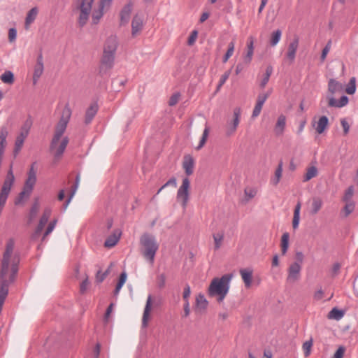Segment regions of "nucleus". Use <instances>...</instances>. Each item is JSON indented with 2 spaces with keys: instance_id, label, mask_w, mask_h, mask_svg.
<instances>
[{
  "instance_id": "obj_35",
  "label": "nucleus",
  "mask_w": 358,
  "mask_h": 358,
  "mask_svg": "<svg viewBox=\"0 0 358 358\" xmlns=\"http://www.w3.org/2000/svg\"><path fill=\"white\" fill-rule=\"evenodd\" d=\"M355 208V203H345L343 208L341 212V216L343 217H347L350 214H351Z\"/></svg>"
},
{
  "instance_id": "obj_2",
  "label": "nucleus",
  "mask_w": 358,
  "mask_h": 358,
  "mask_svg": "<svg viewBox=\"0 0 358 358\" xmlns=\"http://www.w3.org/2000/svg\"><path fill=\"white\" fill-rule=\"evenodd\" d=\"M94 0H73L71 8L73 13L78 14L77 23L79 27H85L91 15Z\"/></svg>"
},
{
  "instance_id": "obj_22",
  "label": "nucleus",
  "mask_w": 358,
  "mask_h": 358,
  "mask_svg": "<svg viewBox=\"0 0 358 358\" xmlns=\"http://www.w3.org/2000/svg\"><path fill=\"white\" fill-rule=\"evenodd\" d=\"M299 47V38H295L289 45L287 52V57L292 62L296 56V52Z\"/></svg>"
},
{
  "instance_id": "obj_46",
  "label": "nucleus",
  "mask_w": 358,
  "mask_h": 358,
  "mask_svg": "<svg viewBox=\"0 0 358 358\" xmlns=\"http://www.w3.org/2000/svg\"><path fill=\"white\" fill-rule=\"evenodd\" d=\"M51 209L49 208H46L44 210L43 215L40 218L39 223H41L43 225H45L48 222V220L51 215Z\"/></svg>"
},
{
  "instance_id": "obj_64",
  "label": "nucleus",
  "mask_w": 358,
  "mask_h": 358,
  "mask_svg": "<svg viewBox=\"0 0 358 358\" xmlns=\"http://www.w3.org/2000/svg\"><path fill=\"white\" fill-rule=\"evenodd\" d=\"M341 264L338 262L334 264L332 268H331V273L333 275H336L338 274L339 271L341 269Z\"/></svg>"
},
{
  "instance_id": "obj_3",
  "label": "nucleus",
  "mask_w": 358,
  "mask_h": 358,
  "mask_svg": "<svg viewBox=\"0 0 358 358\" xmlns=\"http://www.w3.org/2000/svg\"><path fill=\"white\" fill-rule=\"evenodd\" d=\"M231 278V274H225L220 278H213L208 287V294L211 296H218V301H222L229 292Z\"/></svg>"
},
{
  "instance_id": "obj_25",
  "label": "nucleus",
  "mask_w": 358,
  "mask_h": 358,
  "mask_svg": "<svg viewBox=\"0 0 358 358\" xmlns=\"http://www.w3.org/2000/svg\"><path fill=\"white\" fill-rule=\"evenodd\" d=\"M32 124V120L30 117H29L22 125L20 134L17 136L26 139V138L28 136L29 134V131L31 129Z\"/></svg>"
},
{
  "instance_id": "obj_12",
  "label": "nucleus",
  "mask_w": 358,
  "mask_h": 358,
  "mask_svg": "<svg viewBox=\"0 0 358 358\" xmlns=\"http://www.w3.org/2000/svg\"><path fill=\"white\" fill-rule=\"evenodd\" d=\"M118 46V41L116 36L111 35L107 38L103 45V52L115 55Z\"/></svg>"
},
{
  "instance_id": "obj_24",
  "label": "nucleus",
  "mask_w": 358,
  "mask_h": 358,
  "mask_svg": "<svg viewBox=\"0 0 358 358\" xmlns=\"http://www.w3.org/2000/svg\"><path fill=\"white\" fill-rule=\"evenodd\" d=\"M240 274L244 282L245 286L248 288L250 287L252 284V270L250 268L241 269Z\"/></svg>"
},
{
  "instance_id": "obj_50",
  "label": "nucleus",
  "mask_w": 358,
  "mask_h": 358,
  "mask_svg": "<svg viewBox=\"0 0 358 358\" xmlns=\"http://www.w3.org/2000/svg\"><path fill=\"white\" fill-rule=\"evenodd\" d=\"M57 222V220L55 219L49 223V224L43 234V236L42 238V241H44L45 239V237L52 233V231L54 230V229L56 226Z\"/></svg>"
},
{
  "instance_id": "obj_17",
  "label": "nucleus",
  "mask_w": 358,
  "mask_h": 358,
  "mask_svg": "<svg viewBox=\"0 0 358 358\" xmlns=\"http://www.w3.org/2000/svg\"><path fill=\"white\" fill-rule=\"evenodd\" d=\"M99 106L97 103L94 102L87 108L85 115V124H89L92 122V120L97 113Z\"/></svg>"
},
{
  "instance_id": "obj_37",
  "label": "nucleus",
  "mask_w": 358,
  "mask_h": 358,
  "mask_svg": "<svg viewBox=\"0 0 358 358\" xmlns=\"http://www.w3.org/2000/svg\"><path fill=\"white\" fill-rule=\"evenodd\" d=\"M354 194V187L352 186H350L345 192L344 195L343 196V201L345 203H355L352 201V196Z\"/></svg>"
},
{
  "instance_id": "obj_48",
  "label": "nucleus",
  "mask_w": 358,
  "mask_h": 358,
  "mask_svg": "<svg viewBox=\"0 0 358 358\" xmlns=\"http://www.w3.org/2000/svg\"><path fill=\"white\" fill-rule=\"evenodd\" d=\"M196 306L201 309H206L208 305V301L203 295L199 294L196 299Z\"/></svg>"
},
{
  "instance_id": "obj_40",
  "label": "nucleus",
  "mask_w": 358,
  "mask_h": 358,
  "mask_svg": "<svg viewBox=\"0 0 358 358\" xmlns=\"http://www.w3.org/2000/svg\"><path fill=\"white\" fill-rule=\"evenodd\" d=\"M209 131H210L209 127L207 125H206L204 130L203 131V134H202V136L200 139L199 143L198 146L196 148V149L197 150L202 148L203 147V145H205L206 140L208 138V136L209 135Z\"/></svg>"
},
{
  "instance_id": "obj_41",
  "label": "nucleus",
  "mask_w": 358,
  "mask_h": 358,
  "mask_svg": "<svg viewBox=\"0 0 358 358\" xmlns=\"http://www.w3.org/2000/svg\"><path fill=\"white\" fill-rule=\"evenodd\" d=\"M1 79L4 83L12 84L14 81L13 73L10 71H5L1 76Z\"/></svg>"
},
{
  "instance_id": "obj_23",
  "label": "nucleus",
  "mask_w": 358,
  "mask_h": 358,
  "mask_svg": "<svg viewBox=\"0 0 358 358\" xmlns=\"http://www.w3.org/2000/svg\"><path fill=\"white\" fill-rule=\"evenodd\" d=\"M194 162L193 158L189 156H185L182 163V167L185 169V173L187 176H190L194 172Z\"/></svg>"
},
{
  "instance_id": "obj_13",
  "label": "nucleus",
  "mask_w": 358,
  "mask_h": 358,
  "mask_svg": "<svg viewBox=\"0 0 358 358\" xmlns=\"http://www.w3.org/2000/svg\"><path fill=\"white\" fill-rule=\"evenodd\" d=\"M106 6L102 3H99L97 7L92 9L91 17H92V24H98L102 17L104 15V10Z\"/></svg>"
},
{
  "instance_id": "obj_49",
  "label": "nucleus",
  "mask_w": 358,
  "mask_h": 358,
  "mask_svg": "<svg viewBox=\"0 0 358 358\" xmlns=\"http://www.w3.org/2000/svg\"><path fill=\"white\" fill-rule=\"evenodd\" d=\"M272 71H273V69H272L271 66H268L266 68L265 75H264L262 80L260 83V87L262 88H264L266 86V85L268 83V82L269 80V78L272 73Z\"/></svg>"
},
{
  "instance_id": "obj_21",
  "label": "nucleus",
  "mask_w": 358,
  "mask_h": 358,
  "mask_svg": "<svg viewBox=\"0 0 358 358\" xmlns=\"http://www.w3.org/2000/svg\"><path fill=\"white\" fill-rule=\"evenodd\" d=\"M115 55L114 54L103 52L101 58L102 66L105 67L106 69H112L114 65Z\"/></svg>"
},
{
  "instance_id": "obj_58",
  "label": "nucleus",
  "mask_w": 358,
  "mask_h": 358,
  "mask_svg": "<svg viewBox=\"0 0 358 358\" xmlns=\"http://www.w3.org/2000/svg\"><path fill=\"white\" fill-rule=\"evenodd\" d=\"M234 48H235V43L234 41H231L229 43V45H228V50L227 51V52L225 53L224 55H226L227 57H231L234 52Z\"/></svg>"
},
{
  "instance_id": "obj_10",
  "label": "nucleus",
  "mask_w": 358,
  "mask_h": 358,
  "mask_svg": "<svg viewBox=\"0 0 358 358\" xmlns=\"http://www.w3.org/2000/svg\"><path fill=\"white\" fill-rule=\"evenodd\" d=\"M301 266L298 262H294L288 268L287 281L293 283L300 278Z\"/></svg>"
},
{
  "instance_id": "obj_19",
  "label": "nucleus",
  "mask_w": 358,
  "mask_h": 358,
  "mask_svg": "<svg viewBox=\"0 0 358 358\" xmlns=\"http://www.w3.org/2000/svg\"><path fill=\"white\" fill-rule=\"evenodd\" d=\"M152 306V296L149 295L147 299L146 304L144 308L143 318H142V327L143 328L147 327L148 323L150 319V312Z\"/></svg>"
},
{
  "instance_id": "obj_43",
  "label": "nucleus",
  "mask_w": 358,
  "mask_h": 358,
  "mask_svg": "<svg viewBox=\"0 0 358 358\" xmlns=\"http://www.w3.org/2000/svg\"><path fill=\"white\" fill-rule=\"evenodd\" d=\"M344 315V312L341 310L338 309L337 308H334L329 312V317L330 318H334L336 320H341Z\"/></svg>"
},
{
  "instance_id": "obj_16",
  "label": "nucleus",
  "mask_w": 358,
  "mask_h": 358,
  "mask_svg": "<svg viewBox=\"0 0 358 358\" xmlns=\"http://www.w3.org/2000/svg\"><path fill=\"white\" fill-rule=\"evenodd\" d=\"M133 4L131 2L127 3L121 10L120 16V25L127 24L130 19V15L132 10Z\"/></svg>"
},
{
  "instance_id": "obj_9",
  "label": "nucleus",
  "mask_w": 358,
  "mask_h": 358,
  "mask_svg": "<svg viewBox=\"0 0 358 358\" xmlns=\"http://www.w3.org/2000/svg\"><path fill=\"white\" fill-rule=\"evenodd\" d=\"M68 143L69 138L67 136L64 137L59 143V141H57L54 147H52V141H51L50 149L51 151L54 152L55 159L58 160L62 157Z\"/></svg>"
},
{
  "instance_id": "obj_18",
  "label": "nucleus",
  "mask_w": 358,
  "mask_h": 358,
  "mask_svg": "<svg viewBox=\"0 0 358 358\" xmlns=\"http://www.w3.org/2000/svg\"><path fill=\"white\" fill-rule=\"evenodd\" d=\"M122 232L119 229L115 230L104 242V246L108 248L114 247L120 240Z\"/></svg>"
},
{
  "instance_id": "obj_42",
  "label": "nucleus",
  "mask_w": 358,
  "mask_h": 358,
  "mask_svg": "<svg viewBox=\"0 0 358 358\" xmlns=\"http://www.w3.org/2000/svg\"><path fill=\"white\" fill-rule=\"evenodd\" d=\"M356 91V78L355 77H352L348 84L345 92L348 94H353Z\"/></svg>"
},
{
  "instance_id": "obj_20",
  "label": "nucleus",
  "mask_w": 358,
  "mask_h": 358,
  "mask_svg": "<svg viewBox=\"0 0 358 358\" xmlns=\"http://www.w3.org/2000/svg\"><path fill=\"white\" fill-rule=\"evenodd\" d=\"M329 120L325 115L321 116L317 122H315L313 126L315 127L317 134H322L328 126Z\"/></svg>"
},
{
  "instance_id": "obj_15",
  "label": "nucleus",
  "mask_w": 358,
  "mask_h": 358,
  "mask_svg": "<svg viewBox=\"0 0 358 358\" xmlns=\"http://www.w3.org/2000/svg\"><path fill=\"white\" fill-rule=\"evenodd\" d=\"M143 27V18L142 16L136 15L131 22V35L133 37L137 36Z\"/></svg>"
},
{
  "instance_id": "obj_62",
  "label": "nucleus",
  "mask_w": 358,
  "mask_h": 358,
  "mask_svg": "<svg viewBox=\"0 0 358 358\" xmlns=\"http://www.w3.org/2000/svg\"><path fill=\"white\" fill-rule=\"evenodd\" d=\"M341 126L343 129L344 134H348L350 130V125L345 119H342L341 120Z\"/></svg>"
},
{
  "instance_id": "obj_30",
  "label": "nucleus",
  "mask_w": 358,
  "mask_h": 358,
  "mask_svg": "<svg viewBox=\"0 0 358 358\" xmlns=\"http://www.w3.org/2000/svg\"><path fill=\"white\" fill-rule=\"evenodd\" d=\"M323 202L319 197H315L313 199L311 203L310 213L315 215L318 213L322 206Z\"/></svg>"
},
{
  "instance_id": "obj_59",
  "label": "nucleus",
  "mask_w": 358,
  "mask_h": 358,
  "mask_svg": "<svg viewBox=\"0 0 358 358\" xmlns=\"http://www.w3.org/2000/svg\"><path fill=\"white\" fill-rule=\"evenodd\" d=\"M345 350V349L343 346H340L334 353L333 358H343Z\"/></svg>"
},
{
  "instance_id": "obj_55",
  "label": "nucleus",
  "mask_w": 358,
  "mask_h": 358,
  "mask_svg": "<svg viewBox=\"0 0 358 358\" xmlns=\"http://www.w3.org/2000/svg\"><path fill=\"white\" fill-rule=\"evenodd\" d=\"M17 38V30L15 28H10L8 30V41L10 43L14 42Z\"/></svg>"
},
{
  "instance_id": "obj_38",
  "label": "nucleus",
  "mask_w": 358,
  "mask_h": 358,
  "mask_svg": "<svg viewBox=\"0 0 358 358\" xmlns=\"http://www.w3.org/2000/svg\"><path fill=\"white\" fill-rule=\"evenodd\" d=\"M282 36V31L280 29L274 31L271 36L270 44L271 46H275L280 41Z\"/></svg>"
},
{
  "instance_id": "obj_60",
  "label": "nucleus",
  "mask_w": 358,
  "mask_h": 358,
  "mask_svg": "<svg viewBox=\"0 0 358 358\" xmlns=\"http://www.w3.org/2000/svg\"><path fill=\"white\" fill-rule=\"evenodd\" d=\"M108 272H109L108 270H107L104 273H102L101 271H99L96 273V280L99 282H101L106 278Z\"/></svg>"
},
{
  "instance_id": "obj_61",
  "label": "nucleus",
  "mask_w": 358,
  "mask_h": 358,
  "mask_svg": "<svg viewBox=\"0 0 358 358\" xmlns=\"http://www.w3.org/2000/svg\"><path fill=\"white\" fill-rule=\"evenodd\" d=\"M168 186H173V187H177V181L176 178L172 177L170 178L164 185H162V188H165Z\"/></svg>"
},
{
  "instance_id": "obj_52",
  "label": "nucleus",
  "mask_w": 358,
  "mask_h": 358,
  "mask_svg": "<svg viewBox=\"0 0 358 358\" xmlns=\"http://www.w3.org/2000/svg\"><path fill=\"white\" fill-rule=\"evenodd\" d=\"M331 47V41H329L326 44V45L324 46V48H323V50L322 51V54H321V57H320L322 62H324L325 60L327 54L330 51Z\"/></svg>"
},
{
  "instance_id": "obj_33",
  "label": "nucleus",
  "mask_w": 358,
  "mask_h": 358,
  "mask_svg": "<svg viewBox=\"0 0 358 358\" xmlns=\"http://www.w3.org/2000/svg\"><path fill=\"white\" fill-rule=\"evenodd\" d=\"M224 231H220L213 234V238L215 243L214 248L215 250H217L220 248L224 239Z\"/></svg>"
},
{
  "instance_id": "obj_44",
  "label": "nucleus",
  "mask_w": 358,
  "mask_h": 358,
  "mask_svg": "<svg viewBox=\"0 0 358 358\" xmlns=\"http://www.w3.org/2000/svg\"><path fill=\"white\" fill-rule=\"evenodd\" d=\"M25 138L17 136L15 142L14 155L16 156L22 148Z\"/></svg>"
},
{
  "instance_id": "obj_32",
  "label": "nucleus",
  "mask_w": 358,
  "mask_h": 358,
  "mask_svg": "<svg viewBox=\"0 0 358 358\" xmlns=\"http://www.w3.org/2000/svg\"><path fill=\"white\" fill-rule=\"evenodd\" d=\"M317 174H318V170L315 166H313L308 167L306 170V174L303 176V181L307 182V181L311 180L312 178L316 177L317 176Z\"/></svg>"
},
{
  "instance_id": "obj_47",
  "label": "nucleus",
  "mask_w": 358,
  "mask_h": 358,
  "mask_svg": "<svg viewBox=\"0 0 358 358\" xmlns=\"http://www.w3.org/2000/svg\"><path fill=\"white\" fill-rule=\"evenodd\" d=\"M36 182V178L27 177L23 187L26 188L28 192H32Z\"/></svg>"
},
{
  "instance_id": "obj_45",
  "label": "nucleus",
  "mask_w": 358,
  "mask_h": 358,
  "mask_svg": "<svg viewBox=\"0 0 358 358\" xmlns=\"http://www.w3.org/2000/svg\"><path fill=\"white\" fill-rule=\"evenodd\" d=\"M31 192H28L27 189L23 187L22 191L20 193L17 199L15 201V204L17 205L22 203L24 199H27L29 197Z\"/></svg>"
},
{
  "instance_id": "obj_34",
  "label": "nucleus",
  "mask_w": 358,
  "mask_h": 358,
  "mask_svg": "<svg viewBox=\"0 0 358 358\" xmlns=\"http://www.w3.org/2000/svg\"><path fill=\"white\" fill-rule=\"evenodd\" d=\"M282 162H280L278 164V166L275 171V176L274 178L271 180V182L274 185H277L282 177Z\"/></svg>"
},
{
  "instance_id": "obj_29",
  "label": "nucleus",
  "mask_w": 358,
  "mask_h": 358,
  "mask_svg": "<svg viewBox=\"0 0 358 358\" xmlns=\"http://www.w3.org/2000/svg\"><path fill=\"white\" fill-rule=\"evenodd\" d=\"M8 130L6 127L3 126L0 129V156L2 157L6 143V137L8 136Z\"/></svg>"
},
{
  "instance_id": "obj_53",
  "label": "nucleus",
  "mask_w": 358,
  "mask_h": 358,
  "mask_svg": "<svg viewBox=\"0 0 358 358\" xmlns=\"http://www.w3.org/2000/svg\"><path fill=\"white\" fill-rule=\"evenodd\" d=\"M45 225L41 224V223H38V226L36 227L34 232L33 233L31 236L32 239H36L39 235L41 234V231H43Z\"/></svg>"
},
{
  "instance_id": "obj_54",
  "label": "nucleus",
  "mask_w": 358,
  "mask_h": 358,
  "mask_svg": "<svg viewBox=\"0 0 358 358\" xmlns=\"http://www.w3.org/2000/svg\"><path fill=\"white\" fill-rule=\"evenodd\" d=\"M127 273L125 271L122 272L121 274H120V278H119V280H118V282L117 284L116 285V287L121 289L122 287V286L124 285V284L126 282V280H127Z\"/></svg>"
},
{
  "instance_id": "obj_28",
  "label": "nucleus",
  "mask_w": 358,
  "mask_h": 358,
  "mask_svg": "<svg viewBox=\"0 0 358 358\" xmlns=\"http://www.w3.org/2000/svg\"><path fill=\"white\" fill-rule=\"evenodd\" d=\"M257 193V190L254 187H246L244 190V197L241 200L243 204L248 203L252 199H253Z\"/></svg>"
},
{
  "instance_id": "obj_63",
  "label": "nucleus",
  "mask_w": 358,
  "mask_h": 358,
  "mask_svg": "<svg viewBox=\"0 0 358 358\" xmlns=\"http://www.w3.org/2000/svg\"><path fill=\"white\" fill-rule=\"evenodd\" d=\"M190 294H191L190 287L188 285H187L185 287L184 291H183V299H184L185 301H188V298L189 297Z\"/></svg>"
},
{
  "instance_id": "obj_6",
  "label": "nucleus",
  "mask_w": 358,
  "mask_h": 358,
  "mask_svg": "<svg viewBox=\"0 0 358 358\" xmlns=\"http://www.w3.org/2000/svg\"><path fill=\"white\" fill-rule=\"evenodd\" d=\"M190 187V182L188 178L182 180L181 186L177 192V200L181 203L183 208H185L189 198V189Z\"/></svg>"
},
{
  "instance_id": "obj_26",
  "label": "nucleus",
  "mask_w": 358,
  "mask_h": 358,
  "mask_svg": "<svg viewBox=\"0 0 358 358\" xmlns=\"http://www.w3.org/2000/svg\"><path fill=\"white\" fill-rule=\"evenodd\" d=\"M38 8L36 7L32 8L27 13L25 18L24 27L26 29H29L30 24L34 22L38 15Z\"/></svg>"
},
{
  "instance_id": "obj_1",
  "label": "nucleus",
  "mask_w": 358,
  "mask_h": 358,
  "mask_svg": "<svg viewBox=\"0 0 358 358\" xmlns=\"http://www.w3.org/2000/svg\"><path fill=\"white\" fill-rule=\"evenodd\" d=\"M341 91H343L342 84L333 78L330 79L328 83V92L329 94H327L321 99L320 104L322 105L324 101H327V106L330 108H341L345 106L349 102V99L347 96L343 95L339 99H336L334 96L336 93Z\"/></svg>"
},
{
  "instance_id": "obj_8",
  "label": "nucleus",
  "mask_w": 358,
  "mask_h": 358,
  "mask_svg": "<svg viewBox=\"0 0 358 358\" xmlns=\"http://www.w3.org/2000/svg\"><path fill=\"white\" fill-rule=\"evenodd\" d=\"M241 113V109L239 108H236L234 110L233 119L227 120L225 128V134L227 136H231L236 132L240 123Z\"/></svg>"
},
{
  "instance_id": "obj_56",
  "label": "nucleus",
  "mask_w": 358,
  "mask_h": 358,
  "mask_svg": "<svg viewBox=\"0 0 358 358\" xmlns=\"http://www.w3.org/2000/svg\"><path fill=\"white\" fill-rule=\"evenodd\" d=\"M180 96V95L179 93L173 94L169 99V106H175L178 102Z\"/></svg>"
},
{
  "instance_id": "obj_57",
  "label": "nucleus",
  "mask_w": 358,
  "mask_h": 358,
  "mask_svg": "<svg viewBox=\"0 0 358 358\" xmlns=\"http://www.w3.org/2000/svg\"><path fill=\"white\" fill-rule=\"evenodd\" d=\"M197 35H198L197 31L194 30L192 31L190 36L188 38L187 43L189 45H192L195 43L196 39L197 38Z\"/></svg>"
},
{
  "instance_id": "obj_14",
  "label": "nucleus",
  "mask_w": 358,
  "mask_h": 358,
  "mask_svg": "<svg viewBox=\"0 0 358 358\" xmlns=\"http://www.w3.org/2000/svg\"><path fill=\"white\" fill-rule=\"evenodd\" d=\"M44 69L43 55L40 54L37 57L36 64L34 66V74H33V83L36 85L43 74Z\"/></svg>"
},
{
  "instance_id": "obj_31",
  "label": "nucleus",
  "mask_w": 358,
  "mask_h": 358,
  "mask_svg": "<svg viewBox=\"0 0 358 358\" xmlns=\"http://www.w3.org/2000/svg\"><path fill=\"white\" fill-rule=\"evenodd\" d=\"M300 210H301V203H298L295 206L294 211V217L292 220V227L294 229L298 228L300 221Z\"/></svg>"
},
{
  "instance_id": "obj_51",
  "label": "nucleus",
  "mask_w": 358,
  "mask_h": 358,
  "mask_svg": "<svg viewBox=\"0 0 358 358\" xmlns=\"http://www.w3.org/2000/svg\"><path fill=\"white\" fill-rule=\"evenodd\" d=\"M313 345V340L310 339L309 341H306L303 344V350L304 351L305 357H308L310 354L311 348Z\"/></svg>"
},
{
  "instance_id": "obj_5",
  "label": "nucleus",
  "mask_w": 358,
  "mask_h": 358,
  "mask_svg": "<svg viewBox=\"0 0 358 358\" xmlns=\"http://www.w3.org/2000/svg\"><path fill=\"white\" fill-rule=\"evenodd\" d=\"M71 115V110L69 105H66L62 110L60 120L56 126L55 132L52 138V147H54L57 141H59L66 131Z\"/></svg>"
},
{
  "instance_id": "obj_11",
  "label": "nucleus",
  "mask_w": 358,
  "mask_h": 358,
  "mask_svg": "<svg viewBox=\"0 0 358 358\" xmlns=\"http://www.w3.org/2000/svg\"><path fill=\"white\" fill-rule=\"evenodd\" d=\"M271 94V92L261 93L258 95L257 99V102L255 106L253 109L252 117H257L261 113L262 109V106L264 104L265 101L268 99Z\"/></svg>"
},
{
  "instance_id": "obj_4",
  "label": "nucleus",
  "mask_w": 358,
  "mask_h": 358,
  "mask_svg": "<svg viewBox=\"0 0 358 358\" xmlns=\"http://www.w3.org/2000/svg\"><path fill=\"white\" fill-rule=\"evenodd\" d=\"M140 243L143 246V257L152 264L155 261V257L159 249V245L155 237L150 234H143L140 238Z\"/></svg>"
},
{
  "instance_id": "obj_39",
  "label": "nucleus",
  "mask_w": 358,
  "mask_h": 358,
  "mask_svg": "<svg viewBox=\"0 0 358 358\" xmlns=\"http://www.w3.org/2000/svg\"><path fill=\"white\" fill-rule=\"evenodd\" d=\"M39 210V203L38 200H36L34 203L32 204V206L29 211V222H32L33 220L36 217L38 212Z\"/></svg>"
},
{
  "instance_id": "obj_27",
  "label": "nucleus",
  "mask_w": 358,
  "mask_h": 358,
  "mask_svg": "<svg viewBox=\"0 0 358 358\" xmlns=\"http://www.w3.org/2000/svg\"><path fill=\"white\" fill-rule=\"evenodd\" d=\"M286 125V117L285 115H281L278 117L277 122L275 125V132L276 135H282Z\"/></svg>"
},
{
  "instance_id": "obj_7",
  "label": "nucleus",
  "mask_w": 358,
  "mask_h": 358,
  "mask_svg": "<svg viewBox=\"0 0 358 358\" xmlns=\"http://www.w3.org/2000/svg\"><path fill=\"white\" fill-rule=\"evenodd\" d=\"M15 178L12 171V168L8 171L6 178L3 182V186L0 192V201L2 203L6 202L9 193L10 192L12 185L13 184Z\"/></svg>"
},
{
  "instance_id": "obj_36",
  "label": "nucleus",
  "mask_w": 358,
  "mask_h": 358,
  "mask_svg": "<svg viewBox=\"0 0 358 358\" xmlns=\"http://www.w3.org/2000/svg\"><path fill=\"white\" fill-rule=\"evenodd\" d=\"M289 235L287 232H285L282 234L281 238V250L282 254L284 255L286 254L288 248H289Z\"/></svg>"
}]
</instances>
